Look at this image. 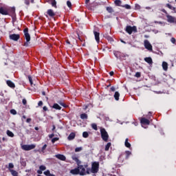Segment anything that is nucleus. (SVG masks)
<instances>
[{
    "label": "nucleus",
    "mask_w": 176,
    "mask_h": 176,
    "mask_svg": "<svg viewBox=\"0 0 176 176\" xmlns=\"http://www.w3.org/2000/svg\"><path fill=\"white\" fill-rule=\"evenodd\" d=\"M58 140H60V138H52V144H54V142H56V141H58Z\"/></svg>",
    "instance_id": "39"
},
{
    "label": "nucleus",
    "mask_w": 176,
    "mask_h": 176,
    "mask_svg": "<svg viewBox=\"0 0 176 176\" xmlns=\"http://www.w3.org/2000/svg\"><path fill=\"white\" fill-rule=\"evenodd\" d=\"M111 142H109L107 144V145L105 146V148H104V151H109V148H111Z\"/></svg>",
    "instance_id": "31"
},
{
    "label": "nucleus",
    "mask_w": 176,
    "mask_h": 176,
    "mask_svg": "<svg viewBox=\"0 0 176 176\" xmlns=\"http://www.w3.org/2000/svg\"><path fill=\"white\" fill-rule=\"evenodd\" d=\"M94 34L95 39H96V42H97L98 43H100V33H98V32L94 31Z\"/></svg>",
    "instance_id": "16"
},
{
    "label": "nucleus",
    "mask_w": 176,
    "mask_h": 176,
    "mask_svg": "<svg viewBox=\"0 0 176 176\" xmlns=\"http://www.w3.org/2000/svg\"><path fill=\"white\" fill-rule=\"evenodd\" d=\"M144 47L146 49H147V50H149V52H152L153 47H152V44H151V43H149V41L144 40Z\"/></svg>",
    "instance_id": "9"
},
{
    "label": "nucleus",
    "mask_w": 176,
    "mask_h": 176,
    "mask_svg": "<svg viewBox=\"0 0 176 176\" xmlns=\"http://www.w3.org/2000/svg\"><path fill=\"white\" fill-rule=\"evenodd\" d=\"M100 168V163L95 162L91 165V173L93 174H97L98 173V170Z\"/></svg>",
    "instance_id": "3"
},
{
    "label": "nucleus",
    "mask_w": 176,
    "mask_h": 176,
    "mask_svg": "<svg viewBox=\"0 0 176 176\" xmlns=\"http://www.w3.org/2000/svg\"><path fill=\"white\" fill-rule=\"evenodd\" d=\"M166 8H168V9H173V6L170 5L169 3L166 4Z\"/></svg>",
    "instance_id": "50"
},
{
    "label": "nucleus",
    "mask_w": 176,
    "mask_h": 176,
    "mask_svg": "<svg viewBox=\"0 0 176 176\" xmlns=\"http://www.w3.org/2000/svg\"><path fill=\"white\" fill-rule=\"evenodd\" d=\"M15 12H16V9L14 8L8 7V15L14 14Z\"/></svg>",
    "instance_id": "18"
},
{
    "label": "nucleus",
    "mask_w": 176,
    "mask_h": 176,
    "mask_svg": "<svg viewBox=\"0 0 176 176\" xmlns=\"http://www.w3.org/2000/svg\"><path fill=\"white\" fill-rule=\"evenodd\" d=\"M120 42H122V43H124V44H126V43H125V41H123V40H120Z\"/></svg>",
    "instance_id": "64"
},
{
    "label": "nucleus",
    "mask_w": 176,
    "mask_h": 176,
    "mask_svg": "<svg viewBox=\"0 0 176 176\" xmlns=\"http://www.w3.org/2000/svg\"><path fill=\"white\" fill-rule=\"evenodd\" d=\"M78 170L80 173V175H85L86 174V168H87V165H78Z\"/></svg>",
    "instance_id": "5"
},
{
    "label": "nucleus",
    "mask_w": 176,
    "mask_h": 176,
    "mask_svg": "<svg viewBox=\"0 0 176 176\" xmlns=\"http://www.w3.org/2000/svg\"><path fill=\"white\" fill-rule=\"evenodd\" d=\"M114 3L116 5V6H120V5H122V1L115 0Z\"/></svg>",
    "instance_id": "32"
},
{
    "label": "nucleus",
    "mask_w": 176,
    "mask_h": 176,
    "mask_svg": "<svg viewBox=\"0 0 176 176\" xmlns=\"http://www.w3.org/2000/svg\"><path fill=\"white\" fill-rule=\"evenodd\" d=\"M26 122H27V123H30V122H31V118H28L26 120Z\"/></svg>",
    "instance_id": "58"
},
{
    "label": "nucleus",
    "mask_w": 176,
    "mask_h": 176,
    "mask_svg": "<svg viewBox=\"0 0 176 176\" xmlns=\"http://www.w3.org/2000/svg\"><path fill=\"white\" fill-rule=\"evenodd\" d=\"M71 174H73L74 175H78V174H80L79 168H76L74 169H72L70 170Z\"/></svg>",
    "instance_id": "15"
},
{
    "label": "nucleus",
    "mask_w": 176,
    "mask_h": 176,
    "mask_svg": "<svg viewBox=\"0 0 176 176\" xmlns=\"http://www.w3.org/2000/svg\"><path fill=\"white\" fill-rule=\"evenodd\" d=\"M7 135H8V137H11V138H13L14 137V134L13 133V132L8 130L7 131Z\"/></svg>",
    "instance_id": "29"
},
{
    "label": "nucleus",
    "mask_w": 176,
    "mask_h": 176,
    "mask_svg": "<svg viewBox=\"0 0 176 176\" xmlns=\"http://www.w3.org/2000/svg\"><path fill=\"white\" fill-rule=\"evenodd\" d=\"M0 13L4 16L9 15V7H1Z\"/></svg>",
    "instance_id": "7"
},
{
    "label": "nucleus",
    "mask_w": 176,
    "mask_h": 176,
    "mask_svg": "<svg viewBox=\"0 0 176 176\" xmlns=\"http://www.w3.org/2000/svg\"><path fill=\"white\" fill-rule=\"evenodd\" d=\"M67 6H68V8H72V3H71V1H67Z\"/></svg>",
    "instance_id": "40"
},
{
    "label": "nucleus",
    "mask_w": 176,
    "mask_h": 176,
    "mask_svg": "<svg viewBox=\"0 0 176 176\" xmlns=\"http://www.w3.org/2000/svg\"><path fill=\"white\" fill-rule=\"evenodd\" d=\"M135 76L136 78H141V73L140 72H136Z\"/></svg>",
    "instance_id": "42"
},
{
    "label": "nucleus",
    "mask_w": 176,
    "mask_h": 176,
    "mask_svg": "<svg viewBox=\"0 0 176 176\" xmlns=\"http://www.w3.org/2000/svg\"><path fill=\"white\" fill-rule=\"evenodd\" d=\"M100 134L102 137V140L104 141V142H108V140L109 139V135H108V132L104 128H100Z\"/></svg>",
    "instance_id": "2"
},
{
    "label": "nucleus",
    "mask_w": 176,
    "mask_h": 176,
    "mask_svg": "<svg viewBox=\"0 0 176 176\" xmlns=\"http://www.w3.org/2000/svg\"><path fill=\"white\" fill-rule=\"evenodd\" d=\"M119 97H120V94L118 91H116L114 94V98L116 101H119Z\"/></svg>",
    "instance_id": "23"
},
{
    "label": "nucleus",
    "mask_w": 176,
    "mask_h": 176,
    "mask_svg": "<svg viewBox=\"0 0 176 176\" xmlns=\"http://www.w3.org/2000/svg\"><path fill=\"white\" fill-rule=\"evenodd\" d=\"M6 83L8 86H9V87H11V89H14V87H16V85H14V83L11 80H7Z\"/></svg>",
    "instance_id": "17"
},
{
    "label": "nucleus",
    "mask_w": 176,
    "mask_h": 176,
    "mask_svg": "<svg viewBox=\"0 0 176 176\" xmlns=\"http://www.w3.org/2000/svg\"><path fill=\"white\" fill-rule=\"evenodd\" d=\"M144 61H146V63H148V64H153V61L152 60V58H151V57L145 58Z\"/></svg>",
    "instance_id": "21"
},
{
    "label": "nucleus",
    "mask_w": 176,
    "mask_h": 176,
    "mask_svg": "<svg viewBox=\"0 0 176 176\" xmlns=\"http://www.w3.org/2000/svg\"><path fill=\"white\" fill-rule=\"evenodd\" d=\"M170 41L172 42V43H175L176 42L175 38L174 37L171 38Z\"/></svg>",
    "instance_id": "49"
},
{
    "label": "nucleus",
    "mask_w": 176,
    "mask_h": 176,
    "mask_svg": "<svg viewBox=\"0 0 176 176\" xmlns=\"http://www.w3.org/2000/svg\"><path fill=\"white\" fill-rule=\"evenodd\" d=\"M37 173H38V174H42V170H41V169H40V170H37Z\"/></svg>",
    "instance_id": "61"
},
{
    "label": "nucleus",
    "mask_w": 176,
    "mask_h": 176,
    "mask_svg": "<svg viewBox=\"0 0 176 176\" xmlns=\"http://www.w3.org/2000/svg\"><path fill=\"white\" fill-rule=\"evenodd\" d=\"M89 2H90V0H85L86 5H87V3H89Z\"/></svg>",
    "instance_id": "62"
},
{
    "label": "nucleus",
    "mask_w": 176,
    "mask_h": 176,
    "mask_svg": "<svg viewBox=\"0 0 176 176\" xmlns=\"http://www.w3.org/2000/svg\"><path fill=\"white\" fill-rule=\"evenodd\" d=\"M80 118L81 119H87V114L86 113H82L80 115Z\"/></svg>",
    "instance_id": "36"
},
{
    "label": "nucleus",
    "mask_w": 176,
    "mask_h": 176,
    "mask_svg": "<svg viewBox=\"0 0 176 176\" xmlns=\"http://www.w3.org/2000/svg\"><path fill=\"white\" fill-rule=\"evenodd\" d=\"M126 31L129 35H131L133 32H137V28L135 26H126Z\"/></svg>",
    "instance_id": "6"
},
{
    "label": "nucleus",
    "mask_w": 176,
    "mask_h": 176,
    "mask_svg": "<svg viewBox=\"0 0 176 176\" xmlns=\"http://www.w3.org/2000/svg\"><path fill=\"white\" fill-rule=\"evenodd\" d=\"M83 138H89V133L87 131H85L82 133Z\"/></svg>",
    "instance_id": "34"
},
{
    "label": "nucleus",
    "mask_w": 176,
    "mask_h": 176,
    "mask_svg": "<svg viewBox=\"0 0 176 176\" xmlns=\"http://www.w3.org/2000/svg\"><path fill=\"white\" fill-rule=\"evenodd\" d=\"M166 19L168 23H175L176 24V19L175 17L170 16V14L166 15Z\"/></svg>",
    "instance_id": "10"
},
{
    "label": "nucleus",
    "mask_w": 176,
    "mask_h": 176,
    "mask_svg": "<svg viewBox=\"0 0 176 176\" xmlns=\"http://www.w3.org/2000/svg\"><path fill=\"white\" fill-rule=\"evenodd\" d=\"M30 2H31V3H34V0H25V3L28 6L30 5Z\"/></svg>",
    "instance_id": "35"
},
{
    "label": "nucleus",
    "mask_w": 176,
    "mask_h": 176,
    "mask_svg": "<svg viewBox=\"0 0 176 176\" xmlns=\"http://www.w3.org/2000/svg\"><path fill=\"white\" fill-rule=\"evenodd\" d=\"M170 10H174V12H175V10H176L175 7H172V9Z\"/></svg>",
    "instance_id": "63"
},
{
    "label": "nucleus",
    "mask_w": 176,
    "mask_h": 176,
    "mask_svg": "<svg viewBox=\"0 0 176 176\" xmlns=\"http://www.w3.org/2000/svg\"><path fill=\"white\" fill-rule=\"evenodd\" d=\"M8 166H9V168H13L14 167V165H13V164L12 163H10Z\"/></svg>",
    "instance_id": "48"
},
{
    "label": "nucleus",
    "mask_w": 176,
    "mask_h": 176,
    "mask_svg": "<svg viewBox=\"0 0 176 176\" xmlns=\"http://www.w3.org/2000/svg\"><path fill=\"white\" fill-rule=\"evenodd\" d=\"M24 35H25V39L26 40V42L24 43L23 46H28L30 45V41H31V36L30 35V33H28V28H26L23 30Z\"/></svg>",
    "instance_id": "1"
},
{
    "label": "nucleus",
    "mask_w": 176,
    "mask_h": 176,
    "mask_svg": "<svg viewBox=\"0 0 176 176\" xmlns=\"http://www.w3.org/2000/svg\"><path fill=\"white\" fill-rule=\"evenodd\" d=\"M47 2L52 5V8L57 9V1L56 0H47Z\"/></svg>",
    "instance_id": "12"
},
{
    "label": "nucleus",
    "mask_w": 176,
    "mask_h": 176,
    "mask_svg": "<svg viewBox=\"0 0 176 176\" xmlns=\"http://www.w3.org/2000/svg\"><path fill=\"white\" fill-rule=\"evenodd\" d=\"M43 111H46L48 110V109H47V107H46V106H44L43 108Z\"/></svg>",
    "instance_id": "56"
},
{
    "label": "nucleus",
    "mask_w": 176,
    "mask_h": 176,
    "mask_svg": "<svg viewBox=\"0 0 176 176\" xmlns=\"http://www.w3.org/2000/svg\"><path fill=\"white\" fill-rule=\"evenodd\" d=\"M46 148H47V144H45L43 147H42V152H45V149H46Z\"/></svg>",
    "instance_id": "45"
},
{
    "label": "nucleus",
    "mask_w": 176,
    "mask_h": 176,
    "mask_svg": "<svg viewBox=\"0 0 176 176\" xmlns=\"http://www.w3.org/2000/svg\"><path fill=\"white\" fill-rule=\"evenodd\" d=\"M22 102H23V105H27V100L23 99Z\"/></svg>",
    "instance_id": "51"
},
{
    "label": "nucleus",
    "mask_w": 176,
    "mask_h": 176,
    "mask_svg": "<svg viewBox=\"0 0 176 176\" xmlns=\"http://www.w3.org/2000/svg\"><path fill=\"white\" fill-rule=\"evenodd\" d=\"M123 8H125L126 9H131V6H130L129 4H126L123 6Z\"/></svg>",
    "instance_id": "43"
},
{
    "label": "nucleus",
    "mask_w": 176,
    "mask_h": 176,
    "mask_svg": "<svg viewBox=\"0 0 176 176\" xmlns=\"http://www.w3.org/2000/svg\"><path fill=\"white\" fill-rule=\"evenodd\" d=\"M80 151H82V147H78L75 149L76 152H80Z\"/></svg>",
    "instance_id": "46"
},
{
    "label": "nucleus",
    "mask_w": 176,
    "mask_h": 176,
    "mask_svg": "<svg viewBox=\"0 0 176 176\" xmlns=\"http://www.w3.org/2000/svg\"><path fill=\"white\" fill-rule=\"evenodd\" d=\"M76 135L75 133H71L68 136L67 140H69V141H72V140L75 138Z\"/></svg>",
    "instance_id": "19"
},
{
    "label": "nucleus",
    "mask_w": 176,
    "mask_h": 176,
    "mask_svg": "<svg viewBox=\"0 0 176 176\" xmlns=\"http://www.w3.org/2000/svg\"><path fill=\"white\" fill-rule=\"evenodd\" d=\"M91 127H92V129H94V130H96V131H97L98 130V129H97V124H91Z\"/></svg>",
    "instance_id": "37"
},
{
    "label": "nucleus",
    "mask_w": 176,
    "mask_h": 176,
    "mask_svg": "<svg viewBox=\"0 0 176 176\" xmlns=\"http://www.w3.org/2000/svg\"><path fill=\"white\" fill-rule=\"evenodd\" d=\"M72 159L77 163L78 166H79V164H80V161L79 160V159H78V157H76V155H73L72 157Z\"/></svg>",
    "instance_id": "20"
},
{
    "label": "nucleus",
    "mask_w": 176,
    "mask_h": 176,
    "mask_svg": "<svg viewBox=\"0 0 176 176\" xmlns=\"http://www.w3.org/2000/svg\"><path fill=\"white\" fill-rule=\"evenodd\" d=\"M44 175L49 176L50 175V170H47L45 171Z\"/></svg>",
    "instance_id": "41"
},
{
    "label": "nucleus",
    "mask_w": 176,
    "mask_h": 176,
    "mask_svg": "<svg viewBox=\"0 0 176 176\" xmlns=\"http://www.w3.org/2000/svg\"><path fill=\"white\" fill-rule=\"evenodd\" d=\"M113 72H110L109 75L110 76H113Z\"/></svg>",
    "instance_id": "59"
},
{
    "label": "nucleus",
    "mask_w": 176,
    "mask_h": 176,
    "mask_svg": "<svg viewBox=\"0 0 176 176\" xmlns=\"http://www.w3.org/2000/svg\"><path fill=\"white\" fill-rule=\"evenodd\" d=\"M57 159H59V160H63V162H65L67 157L64 156V155L58 154L55 155Z\"/></svg>",
    "instance_id": "14"
},
{
    "label": "nucleus",
    "mask_w": 176,
    "mask_h": 176,
    "mask_svg": "<svg viewBox=\"0 0 176 176\" xmlns=\"http://www.w3.org/2000/svg\"><path fill=\"white\" fill-rule=\"evenodd\" d=\"M123 155H124V153H122L120 157H118V160H120L122 162H123V160H122V157H123Z\"/></svg>",
    "instance_id": "47"
},
{
    "label": "nucleus",
    "mask_w": 176,
    "mask_h": 176,
    "mask_svg": "<svg viewBox=\"0 0 176 176\" xmlns=\"http://www.w3.org/2000/svg\"><path fill=\"white\" fill-rule=\"evenodd\" d=\"M38 107H42V105H43V102L42 101H39L38 103Z\"/></svg>",
    "instance_id": "53"
},
{
    "label": "nucleus",
    "mask_w": 176,
    "mask_h": 176,
    "mask_svg": "<svg viewBox=\"0 0 176 176\" xmlns=\"http://www.w3.org/2000/svg\"><path fill=\"white\" fill-rule=\"evenodd\" d=\"M106 10L109 13H113V12H115V10H113V8H112V7H107Z\"/></svg>",
    "instance_id": "28"
},
{
    "label": "nucleus",
    "mask_w": 176,
    "mask_h": 176,
    "mask_svg": "<svg viewBox=\"0 0 176 176\" xmlns=\"http://www.w3.org/2000/svg\"><path fill=\"white\" fill-rule=\"evenodd\" d=\"M35 144H30V145H27L24 144L21 146L22 149L23 151H31L32 149H35Z\"/></svg>",
    "instance_id": "8"
},
{
    "label": "nucleus",
    "mask_w": 176,
    "mask_h": 176,
    "mask_svg": "<svg viewBox=\"0 0 176 176\" xmlns=\"http://www.w3.org/2000/svg\"><path fill=\"white\" fill-rule=\"evenodd\" d=\"M10 171L12 175H13V176H17L19 175L17 171H16V170H14L13 169H10Z\"/></svg>",
    "instance_id": "27"
},
{
    "label": "nucleus",
    "mask_w": 176,
    "mask_h": 176,
    "mask_svg": "<svg viewBox=\"0 0 176 176\" xmlns=\"http://www.w3.org/2000/svg\"><path fill=\"white\" fill-rule=\"evenodd\" d=\"M120 54H122V53H120V52H114V55L116 57V58H121Z\"/></svg>",
    "instance_id": "30"
},
{
    "label": "nucleus",
    "mask_w": 176,
    "mask_h": 176,
    "mask_svg": "<svg viewBox=\"0 0 176 176\" xmlns=\"http://www.w3.org/2000/svg\"><path fill=\"white\" fill-rule=\"evenodd\" d=\"M28 79H29L30 85H32V78H31V76H29Z\"/></svg>",
    "instance_id": "52"
},
{
    "label": "nucleus",
    "mask_w": 176,
    "mask_h": 176,
    "mask_svg": "<svg viewBox=\"0 0 176 176\" xmlns=\"http://www.w3.org/2000/svg\"><path fill=\"white\" fill-rule=\"evenodd\" d=\"M52 108H54V109H58V111H61V107L57 103L54 104Z\"/></svg>",
    "instance_id": "22"
},
{
    "label": "nucleus",
    "mask_w": 176,
    "mask_h": 176,
    "mask_svg": "<svg viewBox=\"0 0 176 176\" xmlns=\"http://www.w3.org/2000/svg\"><path fill=\"white\" fill-rule=\"evenodd\" d=\"M110 89H111V91H115V90H116L115 87H111L110 88Z\"/></svg>",
    "instance_id": "57"
},
{
    "label": "nucleus",
    "mask_w": 176,
    "mask_h": 176,
    "mask_svg": "<svg viewBox=\"0 0 176 176\" xmlns=\"http://www.w3.org/2000/svg\"><path fill=\"white\" fill-rule=\"evenodd\" d=\"M10 39L17 41L20 39V34H12L10 35Z\"/></svg>",
    "instance_id": "11"
},
{
    "label": "nucleus",
    "mask_w": 176,
    "mask_h": 176,
    "mask_svg": "<svg viewBox=\"0 0 176 176\" xmlns=\"http://www.w3.org/2000/svg\"><path fill=\"white\" fill-rule=\"evenodd\" d=\"M125 155H126L125 159L127 160V159H129V156H130V155H131V152L129 151H125Z\"/></svg>",
    "instance_id": "33"
},
{
    "label": "nucleus",
    "mask_w": 176,
    "mask_h": 176,
    "mask_svg": "<svg viewBox=\"0 0 176 176\" xmlns=\"http://www.w3.org/2000/svg\"><path fill=\"white\" fill-rule=\"evenodd\" d=\"M39 168L41 171H45V170H46V166L41 165L40 166Z\"/></svg>",
    "instance_id": "38"
},
{
    "label": "nucleus",
    "mask_w": 176,
    "mask_h": 176,
    "mask_svg": "<svg viewBox=\"0 0 176 176\" xmlns=\"http://www.w3.org/2000/svg\"><path fill=\"white\" fill-rule=\"evenodd\" d=\"M54 137V133H52L51 135H49V138H53Z\"/></svg>",
    "instance_id": "55"
},
{
    "label": "nucleus",
    "mask_w": 176,
    "mask_h": 176,
    "mask_svg": "<svg viewBox=\"0 0 176 176\" xmlns=\"http://www.w3.org/2000/svg\"><path fill=\"white\" fill-rule=\"evenodd\" d=\"M162 12H163V13H165L166 16H167V14H168V13L167 12V11H166V10L162 9Z\"/></svg>",
    "instance_id": "54"
},
{
    "label": "nucleus",
    "mask_w": 176,
    "mask_h": 176,
    "mask_svg": "<svg viewBox=\"0 0 176 176\" xmlns=\"http://www.w3.org/2000/svg\"><path fill=\"white\" fill-rule=\"evenodd\" d=\"M45 16L54 19L56 17V12L52 9H48L45 13Z\"/></svg>",
    "instance_id": "4"
},
{
    "label": "nucleus",
    "mask_w": 176,
    "mask_h": 176,
    "mask_svg": "<svg viewBox=\"0 0 176 176\" xmlns=\"http://www.w3.org/2000/svg\"><path fill=\"white\" fill-rule=\"evenodd\" d=\"M58 104H59L60 105H61V107H63L64 108L68 107V105H67L65 103H64V102H63L61 100H58Z\"/></svg>",
    "instance_id": "25"
},
{
    "label": "nucleus",
    "mask_w": 176,
    "mask_h": 176,
    "mask_svg": "<svg viewBox=\"0 0 176 176\" xmlns=\"http://www.w3.org/2000/svg\"><path fill=\"white\" fill-rule=\"evenodd\" d=\"M125 146L126 148H131V144L129 142V139L128 138H126L125 140Z\"/></svg>",
    "instance_id": "26"
},
{
    "label": "nucleus",
    "mask_w": 176,
    "mask_h": 176,
    "mask_svg": "<svg viewBox=\"0 0 176 176\" xmlns=\"http://www.w3.org/2000/svg\"><path fill=\"white\" fill-rule=\"evenodd\" d=\"M52 131H54V130H56V126L55 125H53L52 126Z\"/></svg>",
    "instance_id": "60"
},
{
    "label": "nucleus",
    "mask_w": 176,
    "mask_h": 176,
    "mask_svg": "<svg viewBox=\"0 0 176 176\" xmlns=\"http://www.w3.org/2000/svg\"><path fill=\"white\" fill-rule=\"evenodd\" d=\"M162 67H163V69H164V71H167V69H168V64L166 62H163Z\"/></svg>",
    "instance_id": "24"
},
{
    "label": "nucleus",
    "mask_w": 176,
    "mask_h": 176,
    "mask_svg": "<svg viewBox=\"0 0 176 176\" xmlns=\"http://www.w3.org/2000/svg\"><path fill=\"white\" fill-rule=\"evenodd\" d=\"M140 123L142 124H150L151 122L149 121V120L145 118H142L140 120Z\"/></svg>",
    "instance_id": "13"
},
{
    "label": "nucleus",
    "mask_w": 176,
    "mask_h": 176,
    "mask_svg": "<svg viewBox=\"0 0 176 176\" xmlns=\"http://www.w3.org/2000/svg\"><path fill=\"white\" fill-rule=\"evenodd\" d=\"M10 113H12V115H16L17 113V111H16V110L14 109H12L10 111Z\"/></svg>",
    "instance_id": "44"
}]
</instances>
